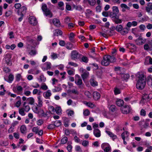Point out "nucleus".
Returning a JSON list of instances; mask_svg holds the SVG:
<instances>
[{"instance_id":"61","label":"nucleus","mask_w":152,"mask_h":152,"mask_svg":"<svg viewBox=\"0 0 152 152\" xmlns=\"http://www.w3.org/2000/svg\"><path fill=\"white\" fill-rule=\"evenodd\" d=\"M88 141L87 140H83V141L82 145L86 147L88 146Z\"/></svg>"},{"instance_id":"36","label":"nucleus","mask_w":152,"mask_h":152,"mask_svg":"<svg viewBox=\"0 0 152 152\" xmlns=\"http://www.w3.org/2000/svg\"><path fill=\"white\" fill-rule=\"evenodd\" d=\"M135 42L136 44L138 45H142L143 43L142 38H138L135 40Z\"/></svg>"},{"instance_id":"44","label":"nucleus","mask_w":152,"mask_h":152,"mask_svg":"<svg viewBox=\"0 0 152 152\" xmlns=\"http://www.w3.org/2000/svg\"><path fill=\"white\" fill-rule=\"evenodd\" d=\"M113 12L118 14L119 11L118 7L116 6H113L112 7Z\"/></svg>"},{"instance_id":"21","label":"nucleus","mask_w":152,"mask_h":152,"mask_svg":"<svg viewBox=\"0 0 152 152\" xmlns=\"http://www.w3.org/2000/svg\"><path fill=\"white\" fill-rule=\"evenodd\" d=\"M126 47L130 49L132 48L134 50H136V47L134 44L131 43H129L126 45Z\"/></svg>"},{"instance_id":"26","label":"nucleus","mask_w":152,"mask_h":152,"mask_svg":"<svg viewBox=\"0 0 152 152\" xmlns=\"http://www.w3.org/2000/svg\"><path fill=\"white\" fill-rule=\"evenodd\" d=\"M112 20L116 24H120L122 22V20L119 18V16H118V18L113 19Z\"/></svg>"},{"instance_id":"1","label":"nucleus","mask_w":152,"mask_h":152,"mask_svg":"<svg viewBox=\"0 0 152 152\" xmlns=\"http://www.w3.org/2000/svg\"><path fill=\"white\" fill-rule=\"evenodd\" d=\"M136 76L138 78L136 84V87L139 89H143L146 84V77L141 72H138L136 75Z\"/></svg>"},{"instance_id":"52","label":"nucleus","mask_w":152,"mask_h":152,"mask_svg":"<svg viewBox=\"0 0 152 152\" xmlns=\"http://www.w3.org/2000/svg\"><path fill=\"white\" fill-rule=\"evenodd\" d=\"M74 36H75V35L72 32L70 34L69 36V40L70 41H71L72 42V41L73 39H74Z\"/></svg>"},{"instance_id":"50","label":"nucleus","mask_w":152,"mask_h":152,"mask_svg":"<svg viewBox=\"0 0 152 152\" xmlns=\"http://www.w3.org/2000/svg\"><path fill=\"white\" fill-rule=\"evenodd\" d=\"M128 132L127 131H125L122 133V134H121V136L122 137V138L123 140H124L125 139V134L127 135V136H128Z\"/></svg>"},{"instance_id":"6","label":"nucleus","mask_w":152,"mask_h":152,"mask_svg":"<svg viewBox=\"0 0 152 152\" xmlns=\"http://www.w3.org/2000/svg\"><path fill=\"white\" fill-rule=\"evenodd\" d=\"M21 4H20V21L23 19L24 15L26 12V8L24 6H23L20 7Z\"/></svg>"},{"instance_id":"16","label":"nucleus","mask_w":152,"mask_h":152,"mask_svg":"<svg viewBox=\"0 0 152 152\" xmlns=\"http://www.w3.org/2000/svg\"><path fill=\"white\" fill-rule=\"evenodd\" d=\"M62 119L64 126L66 127H68L69 122V119L66 117H64L62 118Z\"/></svg>"},{"instance_id":"31","label":"nucleus","mask_w":152,"mask_h":152,"mask_svg":"<svg viewBox=\"0 0 152 152\" xmlns=\"http://www.w3.org/2000/svg\"><path fill=\"white\" fill-rule=\"evenodd\" d=\"M20 131L22 133L25 134L26 133V127L25 125H22L20 127Z\"/></svg>"},{"instance_id":"25","label":"nucleus","mask_w":152,"mask_h":152,"mask_svg":"<svg viewBox=\"0 0 152 152\" xmlns=\"http://www.w3.org/2000/svg\"><path fill=\"white\" fill-rule=\"evenodd\" d=\"M62 34V31L59 29L55 30L53 33V35L55 36H58V35H61Z\"/></svg>"},{"instance_id":"43","label":"nucleus","mask_w":152,"mask_h":152,"mask_svg":"<svg viewBox=\"0 0 152 152\" xmlns=\"http://www.w3.org/2000/svg\"><path fill=\"white\" fill-rule=\"evenodd\" d=\"M123 26L121 25H118L116 27V30L118 31L119 32L122 30Z\"/></svg>"},{"instance_id":"63","label":"nucleus","mask_w":152,"mask_h":152,"mask_svg":"<svg viewBox=\"0 0 152 152\" xmlns=\"http://www.w3.org/2000/svg\"><path fill=\"white\" fill-rule=\"evenodd\" d=\"M41 88L42 90H46L48 89V87L44 83V84L41 86Z\"/></svg>"},{"instance_id":"54","label":"nucleus","mask_w":152,"mask_h":152,"mask_svg":"<svg viewBox=\"0 0 152 152\" xmlns=\"http://www.w3.org/2000/svg\"><path fill=\"white\" fill-rule=\"evenodd\" d=\"M32 110L33 111L36 113H39V111L38 108L37 106H34L32 107Z\"/></svg>"},{"instance_id":"5","label":"nucleus","mask_w":152,"mask_h":152,"mask_svg":"<svg viewBox=\"0 0 152 152\" xmlns=\"http://www.w3.org/2000/svg\"><path fill=\"white\" fill-rule=\"evenodd\" d=\"M11 55L9 53H7L6 54L4 58V60L5 61V63L7 65L10 66L12 64V62L11 61Z\"/></svg>"},{"instance_id":"57","label":"nucleus","mask_w":152,"mask_h":152,"mask_svg":"<svg viewBox=\"0 0 152 152\" xmlns=\"http://www.w3.org/2000/svg\"><path fill=\"white\" fill-rule=\"evenodd\" d=\"M110 11H104L102 12V15L104 17H107L109 16V14H110Z\"/></svg>"},{"instance_id":"24","label":"nucleus","mask_w":152,"mask_h":152,"mask_svg":"<svg viewBox=\"0 0 152 152\" xmlns=\"http://www.w3.org/2000/svg\"><path fill=\"white\" fill-rule=\"evenodd\" d=\"M105 132L113 140L116 138L117 136L116 135H114L112 132L107 130H106Z\"/></svg>"},{"instance_id":"59","label":"nucleus","mask_w":152,"mask_h":152,"mask_svg":"<svg viewBox=\"0 0 152 152\" xmlns=\"http://www.w3.org/2000/svg\"><path fill=\"white\" fill-rule=\"evenodd\" d=\"M110 110L112 112L115 110V106L114 105H112L110 107Z\"/></svg>"},{"instance_id":"28","label":"nucleus","mask_w":152,"mask_h":152,"mask_svg":"<svg viewBox=\"0 0 152 152\" xmlns=\"http://www.w3.org/2000/svg\"><path fill=\"white\" fill-rule=\"evenodd\" d=\"M124 103V101L121 99H117L116 101V104L118 106L120 107L122 106Z\"/></svg>"},{"instance_id":"38","label":"nucleus","mask_w":152,"mask_h":152,"mask_svg":"<svg viewBox=\"0 0 152 152\" xmlns=\"http://www.w3.org/2000/svg\"><path fill=\"white\" fill-rule=\"evenodd\" d=\"M55 111L58 115H60L61 113V109L60 107H57L55 109Z\"/></svg>"},{"instance_id":"45","label":"nucleus","mask_w":152,"mask_h":152,"mask_svg":"<svg viewBox=\"0 0 152 152\" xmlns=\"http://www.w3.org/2000/svg\"><path fill=\"white\" fill-rule=\"evenodd\" d=\"M58 6H59V9L61 10H64V7H63L64 5V4L62 1H60L58 3Z\"/></svg>"},{"instance_id":"4","label":"nucleus","mask_w":152,"mask_h":152,"mask_svg":"<svg viewBox=\"0 0 152 152\" xmlns=\"http://www.w3.org/2000/svg\"><path fill=\"white\" fill-rule=\"evenodd\" d=\"M131 109L130 106L127 105H124L121 107L122 112L124 114H127L130 111Z\"/></svg>"},{"instance_id":"34","label":"nucleus","mask_w":152,"mask_h":152,"mask_svg":"<svg viewBox=\"0 0 152 152\" xmlns=\"http://www.w3.org/2000/svg\"><path fill=\"white\" fill-rule=\"evenodd\" d=\"M90 81L91 85L92 86H97L98 85L97 82H96L93 79H91Z\"/></svg>"},{"instance_id":"55","label":"nucleus","mask_w":152,"mask_h":152,"mask_svg":"<svg viewBox=\"0 0 152 152\" xmlns=\"http://www.w3.org/2000/svg\"><path fill=\"white\" fill-rule=\"evenodd\" d=\"M83 115L84 116H88L89 115L90 112L88 109H86L83 111Z\"/></svg>"},{"instance_id":"41","label":"nucleus","mask_w":152,"mask_h":152,"mask_svg":"<svg viewBox=\"0 0 152 152\" xmlns=\"http://www.w3.org/2000/svg\"><path fill=\"white\" fill-rule=\"evenodd\" d=\"M54 124L55 126L58 127L61 125V121L56 120L54 121Z\"/></svg>"},{"instance_id":"51","label":"nucleus","mask_w":152,"mask_h":152,"mask_svg":"<svg viewBox=\"0 0 152 152\" xmlns=\"http://www.w3.org/2000/svg\"><path fill=\"white\" fill-rule=\"evenodd\" d=\"M24 111H25L24 110V108H22L20 109V114L22 116L25 115H26V113Z\"/></svg>"},{"instance_id":"3","label":"nucleus","mask_w":152,"mask_h":152,"mask_svg":"<svg viewBox=\"0 0 152 152\" xmlns=\"http://www.w3.org/2000/svg\"><path fill=\"white\" fill-rule=\"evenodd\" d=\"M42 10L44 14L46 16L49 18L52 17L53 14L51 11L48 9L47 5L45 4H43L42 7Z\"/></svg>"},{"instance_id":"7","label":"nucleus","mask_w":152,"mask_h":152,"mask_svg":"<svg viewBox=\"0 0 152 152\" xmlns=\"http://www.w3.org/2000/svg\"><path fill=\"white\" fill-rule=\"evenodd\" d=\"M152 98V94L150 93L148 94H145L142 97V99L141 100V102H145L148 101Z\"/></svg>"},{"instance_id":"10","label":"nucleus","mask_w":152,"mask_h":152,"mask_svg":"<svg viewBox=\"0 0 152 152\" xmlns=\"http://www.w3.org/2000/svg\"><path fill=\"white\" fill-rule=\"evenodd\" d=\"M52 94L50 90H48L47 91L43 93V96L46 99H50V96H51Z\"/></svg>"},{"instance_id":"40","label":"nucleus","mask_w":152,"mask_h":152,"mask_svg":"<svg viewBox=\"0 0 152 152\" xmlns=\"http://www.w3.org/2000/svg\"><path fill=\"white\" fill-rule=\"evenodd\" d=\"M46 66V70H48L50 69L51 68V64L49 62H46L45 64Z\"/></svg>"},{"instance_id":"23","label":"nucleus","mask_w":152,"mask_h":152,"mask_svg":"<svg viewBox=\"0 0 152 152\" xmlns=\"http://www.w3.org/2000/svg\"><path fill=\"white\" fill-rule=\"evenodd\" d=\"M121 7L122 8V11L125 12L126 11V9L129 10L130 9L129 7H128L126 4H121Z\"/></svg>"},{"instance_id":"60","label":"nucleus","mask_w":152,"mask_h":152,"mask_svg":"<svg viewBox=\"0 0 152 152\" xmlns=\"http://www.w3.org/2000/svg\"><path fill=\"white\" fill-rule=\"evenodd\" d=\"M109 144L107 143H102L101 145V148L103 149L106 148V147L109 146Z\"/></svg>"},{"instance_id":"14","label":"nucleus","mask_w":152,"mask_h":152,"mask_svg":"<svg viewBox=\"0 0 152 152\" xmlns=\"http://www.w3.org/2000/svg\"><path fill=\"white\" fill-rule=\"evenodd\" d=\"M76 76L78 77V79L75 80V84L79 86V87L80 88V86H81L83 83L82 80L80 78V77L79 75H76Z\"/></svg>"},{"instance_id":"15","label":"nucleus","mask_w":152,"mask_h":152,"mask_svg":"<svg viewBox=\"0 0 152 152\" xmlns=\"http://www.w3.org/2000/svg\"><path fill=\"white\" fill-rule=\"evenodd\" d=\"M52 22L54 25L56 27H58L60 26L61 23L58 19L54 18Z\"/></svg>"},{"instance_id":"27","label":"nucleus","mask_w":152,"mask_h":152,"mask_svg":"<svg viewBox=\"0 0 152 152\" xmlns=\"http://www.w3.org/2000/svg\"><path fill=\"white\" fill-rule=\"evenodd\" d=\"M66 48L69 50H72L73 48H75L73 45L70 42L66 43Z\"/></svg>"},{"instance_id":"42","label":"nucleus","mask_w":152,"mask_h":152,"mask_svg":"<svg viewBox=\"0 0 152 152\" xmlns=\"http://www.w3.org/2000/svg\"><path fill=\"white\" fill-rule=\"evenodd\" d=\"M128 29L126 28H123L122 31L121 32V33L122 35H124L125 34H127L128 32Z\"/></svg>"},{"instance_id":"58","label":"nucleus","mask_w":152,"mask_h":152,"mask_svg":"<svg viewBox=\"0 0 152 152\" xmlns=\"http://www.w3.org/2000/svg\"><path fill=\"white\" fill-rule=\"evenodd\" d=\"M68 64L69 65L75 67H77L78 66V65L77 64L72 62H69Z\"/></svg>"},{"instance_id":"17","label":"nucleus","mask_w":152,"mask_h":152,"mask_svg":"<svg viewBox=\"0 0 152 152\" xmlns=\"http://www.w3.org/2000/svg\"><path fill=\"white\" fill-rule=\"evenodd\" d=\"M8 78V79L6 77H4V79L5 80L9 83H11L14 79L13 75L10 74L9 75Z\"/></svg>"},{"instance_id":"56","label":"nucleus","mask_w":152,"mask_h":152,"mask_svg":"<svg viewBox=\"0 0 152 152\" xmlns=\"http://www.w3.org/2000/svg\"><path fill=\"white\" fill-rule=\"evenodd\" d=\"M13 90L15 92L19 91V86L17 85L16 86H14L13 88Z\"/></svg>"},{"instance_id":"22","label":"nucleus","mask_w":152,"mask_h":152,"mask_svg":"<svg viewBox=\"0 0 152 152\" xmlns=\"http://www.w3.org/2000/svg\"><path fill=\"white\" fill-rule=\"evenodd\" d=\"M110 16L112 18V20L115 18H118L119 15L118 14L113 12H110Z\"/></svg>"},{"instance_id":"37","label":"nucleus","mask_w":152,"mask_h":152,"mask_svg":"<svg viewBox=\"0 0 152 152\" xmlns=\"http://www.w3.org/2000/svg\"><path fill=\"white\" fill-rule=\"evenodd\" d=\"M121 77L123 80L126 81L129 78V74H122L121 75Z\"/></svg>"},{"instance_id":"62","label":"nucleus","mask_w":152,"mask_h":152,"mask_svg":"<svg viewBox=\"0 0 152 152\" xmlns=\"http://www.w3.org/2000/svg\"><path fill=\"white\" fill-rule=\"evenodd\" d=\"M85 95L88 98H91V94L88 91H86L85 92Z\"/></svg>"},{"instance_id":"11","label":"nucleus","mask_w":152,"mask_h":152,"mask_svg":"<svg viewBox=\"0 0 152 152\" xmlns=\"http://www.w3.org/2000/svg\"><path fill=\"white\" fill-rule=\"evenodd\" d=\"M89 72L85 70L84 72L81 75V76L83 80L84 81L86 79L88 78L89 77Z\"/></svg>"},{"instance_id":"46","label":"nucleus","mask_w":152,"mask_h":152,"mask_svg":"<svg viewBox=\"0 0 152 152\" xmlns=\"http://www.w3.org/2000/svg\"><path fill=\"white\" fill-rule=\"evenodd\" d=\"M68 141V138L66 137H64L61 140V143L64 144H65Z\"/></svg>"},{"instance_id":"13","label":"nucleus","mask_w":152,"mask_h":152,"mask_svg":"<svg viewBox=\"0 0 152 152\" xmlns=\"http://www.w3.org/2000/svg\"><path fill=\"white\" fill-rule=\"evenodd\" d=\"M23 107L24 110L26 112H28L30 110V108L29 106L27 104V103L26 102H23Z\"/></svg>"},{"instance_id":"30","label":"nucleus","mask_w":152,"mask_h":152,"mask_svg":"<svg viewBox=\"0 0 152 152\" xmlns=\"http://www.w3.org/2000/svg\"><path fill=\"white\" fill-rule=\"evenodd\" d=\"M85 2H88L91 6H94L96 3L95 0H84Z\"/></svg>"},{"instance_id":"53","label":"nucleus","mask_w":152,"mask_h":152,"mask_svg":"<svg viewBox=\"0 0 152 152\" xmlns=\"http://www.w3.org/2000/svg\"><path fill=\"white\" fill-rule=\"evenodd\" d=\"M39 130V129L38 127H34L32 129V131L35 132L36 134H37Z\"/></svg>"},{"instance_id":"29","label":"nucleus","mask_w":152,"mask_h":152,"mask_svg":"<svg viewBox=\"0 0 152 152\" xmlns=\"http://www.w3.org/2000/svg\"><path fill=\"white\" fill-rule=\"evenodd\" d=\"M147 83L149 86L152 87V77L151 76L147 77Z\"/></svg>"},{"instance_id":"8","label":"nucleus","mask_w":152,"mask_h":152,"mask_svg":"<svg viewBox=\"0 0 152 152\" xmlns=\"http://www.w3.org/2000/svg\"><path fill=\"white\" fill-rule=\"evenodd\" d=\"M28 20L29 23L32 25L35 26L37 23V20L34 16H30Z\"/></svg>"},{"instance_id":"35","label":"nucleus","mask_w":152,"mask_h":152,"mask_svg":"<svg viewBox=\"0 0 152 152\" xmlns=\"http://www.w3.org/2000/svg\"><path fill=\"white\" fill-rule=\"evenodd\" d=\"M14 7L15 8V11L18 15H19V4L16 3L15 4Z\"/></svg>"},{"instance_id":"20","label":"nucleus","mask_w":152,"mask_h":152,"mask_svg":"<svg viewBox=\"0 0 152 152\" xmlns=\"http://www.w3.org/2000/svg\"><path fill=\"white\" fill-rule=\"evenodd\" d=\"M93 96L95 100H98L99 99L100 95L99 93L97 91H94L93 94Z\"/></svg>"},{"instance_id":"64","label":"nucleus","mask_w":152,"mask_h":152,"mask_svg":"<svg viewBox=\"0 0 152 152\" xmlns=\"http://www.w3.org/2000/svg\"><path fill=\"white\" fill-rule=\"evenodd\" d=\"M59 44L60 46H64L65 45V42L64 40H59Z\"/></svg>"},{"instance_id":"32","label":"nucleus","mask_w":152,"mask_h":152,"mask_svg":"<svg viewBox=\"0 0 152 152\" xmlns=\"http://www.w3.org/2000/svg\"><path fill=\"white\" fill-rule=\"evenodd\" d=\"M37 99L38 104H37V106L40 107L42 105V102L41 98V96H38Z\"/></svg>"},{"instance_id":"33","label":"nucleus","mask_w":152,"mask_h":152,"mask_svg":"<svg viewBox=\"0 0 152 152\" xmlns=\"http://www.w3.org/2000/svg\"><path fill=\"white\" fill-rule=\"evenodd\" d=\"M84 104L87 106L91 108H93L95 106V105L93 103L91 102H88L86 101H84L83 102Z\"/></svg>"},{"instance_id":"9","label":"nucleus","mask_w":152,"mask_h":152,"mask_svg":"<svg viewBox=\"0 0 152 152\" xmlns=\"http://www.w3.org/2000/svg\"><path fill=\"white\" fill-rule=\"evenodd\" d=\"M80 55L76 50H73L71 53V58L72 59L75 60L78 58V56Z\"/></svg>"},{"instance_id":"49","label":"nucleus","mask_w":152,"mask_h":152,"mask_svg":"<svg viewBox=\"0 0 152 152\" xmlns=\"http://www.w3.org/2000/svg\"><path fill=\"white\" fill-rule=\"evenodd\" d=\"M104 152H111V147L109 145V146L106 147L104 149Z\"/></svg>"},{"instance_id":"39","label":"nucleus","mask_w":152,"mask_h":152,"mask_svg":"<svg viewBox=\"0 0 152 152\" xmlns=\"http://www.w3.org/2000/svg\"><path fill=\"white\" fill-rule=\"evenodd\" d=\"M72 7L73 8L75 9L76 10H78L80 11H81L82 10V7L80 6H77L73 4L72 5Z\"/></svg>"},{"instance_id":"18","label":"nucleus","mask_w":152,"mask_h":152,"mask_svg":"<svg viewBox=\"0 0 152 152\" xmlns=\"http://www.w3.org/2000/svg\"><path fill=\"white\" fill-rule=\"evenodd\" d=\"M144 49L148 51H151L152 50V44L148 45L147 44H146L144 46Z\"/></svg>"},{"instance_id":"48","label":"nucleus","mask_w":152,"mask_h":152,"mask_svg":"<svg viewBox=\"0 0 152 152\" xmlns=\"http://www.w3.org/2000/svg\"><path fill=\"white\" fill-rule=\"evenodd\" d=\"M114 91V94L116 95L120 94L121 93L120 89L117 88H115Z\"/></svg>"},{"instance_id":"12","label":"nucleus","mask_w":152,"mask_h":152,"mask_svg":"<svg viewBox=\"0 0 152 152\" xmlns=\"http://www.w3.org/2000/svg\"><path fill=\"white\" fill-rule=\"evenodd\" d=\"M93 134L94 135L97 137H100L101 132L99 129H95L94 130Z\"/></svg>"},{"instance_id":"47","label":"nucleus","mask_w":152,"mask_h":152,"mask_svg":"<svg viewBox=\"0 0 152 152\" xmlns=\"http://www.w3.org/2000/svg\"><path fill=\"white\" fill-rule=\"evenodd\" d=\"M88 61V58L86 56H83L81 58V61L84 62L86 63H87Z\"/></svg>"},{"instance_id":"2","label":"nucleus","mask_w":152,"mask_h":152,"mask_svg":"<svg viewBox=\"0 0 152 152\" xmlns=\"http://www.w3.org/2000/svg\"><path fill=\"white\" fill-rule=\"evenodd\" d=\"M115 61L116 59L114 56L109 55H105L103 57L101 64L103 66H107L109 65L110 63L114 62Z\"/></svg>"},{"instance_id":"19","label":"nucleus","mask_w":152,"mask_h":152,"mask_svg":"<svg viewBox=\"0 0 152 152\" xmlns=\"http://www.w3.org/2000/svg\"><path fill=\"white\" fill-rule=\"evenodd\" d=\"M27 104L31 105H33L34 104V99L32 97H30L27 99L26 100Z\"/></svg>"}]
</instances>
